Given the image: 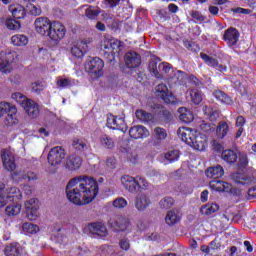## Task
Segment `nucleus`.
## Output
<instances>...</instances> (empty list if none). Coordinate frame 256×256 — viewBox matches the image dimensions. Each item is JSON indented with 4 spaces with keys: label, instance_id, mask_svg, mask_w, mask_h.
Listing matches in <instances>:
<instances>
[{
    "label": "nucleus",
    "instance_id": "obj_24",
    "mask_svg": "<svg viewBox=\"0 0 256 256\" xmlns=\"http://www.w3.org/2000/svg\"><path fill=\"white\" fill-rule=\"evenodd\" d=\"M1 159L7 171H15V168L17 167L15 165V158L13 157V155H11V153H9V151L3 150L1 152Z\"/></svg>",
    "mask_w": 256,
    "mask_h": 256
},
{
    "label": "nucleus",
    "instance_id": "obj_29",
    "mask_svg": "<svg viewBox=\"0 0 256 256\" xmlns=\"http://www.w3.org/2000/svg\"><path fill=\"white\" fill-rule=\"evenodd\" d=\"M203 113L212 123H215V121H217V119L221 115V111H219V109L207 105L203 107Z\"/></svg>",
    "mask_w": 256,
    "mask_h": 256
},
{
    "label": "nucleus",
    "instance_id": "obj_18",
    "mask_svg": "<svg viewBox=\"0 0 256 256\" xmlns=\"http://www.w3.org/2000/svg\"><path fill=\"white\" fill-rule=\"evenodd\" d=\"M129 135L132 139H147L150 133L145 126H133L129 130Z\"/></svg>",
    "mask_w": 256,
    "mask_h": 256
},
{
    "label": "nucleus",
    "instance_id": "obj_20",
    "mask_svg": "<svg viewBox=\"0 0 256 256\" xmlns=\"http://www.w3.org/2000/svg\"><path fill=\"white\" fill-rule=\"evenodd\" d=\"M239 30L236 28H229L224 33V41L228 43L229 47H233L237 45V42L239 41Z\"/></svg>",
    "mask_w": 256,
    "mask_h": 256
},
{
    "label": "nucleus",
    "instance_id": "obj_39",
    "mask_svg": "<svg viewBox=\"0 0 256 256\" xmlns=\"http://www.w3.org/2000/svg\"><path fill=\"white\" fill-rule=\"evenodd\" d=\"M11 42L16 46V47H24V45H27L29 43V40L27 36L17 34L12 36Z\"/></svg>",
    "mask_w": 256,
    "mask_h": 256
},
{
    "label": "nucleus",
    "instance_id": "obj_23",
    "mask_svg": "<svg viewBox=\"0 0 256 256\" xmlns=\"http://www.w3.org/2000/svg\"><path fill=\"white\" fill-rule=\"evenodd\" d=\"M129 218L118 217L116 220H110L109 225L114 231H127L129 227Z\"/></svg>",
    "mask_w": 256,
    "mask_h": 256
},
{
    "label": "nucleus",
    "instance_id": "obj_45",
    "mask_svg": "<svg viewBox=\"0 0 256 256\" xmlns=\"http://www.w3.org/2000/svg\"><path fill=\"white\" fill-rule=\"evenodd\" d=\"M179 156V150H170L164 154V159L168 163H175V161L179 160Z\"/></svg>",
    "mask_w": 256,
    "mask_h": 256
},
{
    "label": "nucleus",
    "instance_id": "obj_9",
    "mask_svg": "<svg viewBox=\"0 0 256 256\" xmlns=\"http://www.w3.org/2000/svg\"><path fill=\"white\" fill-rule=\"evenodd\" d=\"M151 111L158 117L159 121H162L163 123H171V121H173V114L160 104H153L151 106Z\"/></svg>",
    "mask_w": 256,
    "mask_h": 256
},
{
    "label": "nucleus",
    "instance_id": "obj_21",
    "mask_svg": "<svg viewBox=\"0 0 256 256\" xmlns=\"http://www.w3.org/2000/svg\"><path fill=\"white\" fill-rule=\"evenodd\" d=\"M153 145L159 147L163 141L167 139V130L161 127H156L152 131Z\"/></svg>",
    "mask_w": 256,
    "mask_h": 256
},
{
    "label": "nucleus",
    "instance_id": "obj_6",
    "mask_svg": "<svg viewBox=\"0 0 256 256\" xmlns=\"http://www.w3.org/2000/svg\"><path fill=\"white\" fill-rule=\"evenodd\" d=\"M209 185L213 191H224L225 193H229L230 195H234L235 197H239V195H241V190L237 187H233L228 182H223L216 179L210 181Z\"/></svg>",
    "mask_w": 256,
    "mask_h": 256
},
{
    "label": "nucleus",
    "instance_id": "obj_34",
    "mask_svg": "<svg viewBox=\"0 0 256 256\" xmlns=\"http://www.w3.org/2000/svg\"><path fill=\"white\" fill-rule=\"evenodd\" d=\"M178 112L180 113L179 119L183 123H191L194 119L193 112L187 108H179Z\"/></svg>",
    "mask_w": 256,
    "mask_h": 256
},
{
    "label": "nucleus",
    "instance_id": "obj_61",
    "mask_svg": "<svg viewBox=\"0 0 256 256\" xmlns=\"http://www.w3.org/2000/svg\"><path fill=\"white\" fill-rule=\"evenodd\" d=\"M191 17L199 23H203V21H205V16H203V14H201L199 11H192Z\"/></svg>",
    "mask_w": 256,
    "mask_h": 256
},
{
    "label": "nucleus",
    "instance_id": "obj_64",
    "mask_svg": "<svg viewBox=\"0 0 256 256\" xmlns=\"http://www.w3.org/2000/svg\"><path fill=\"white\" fill-rule=\"evenodd\" d=\"M58 87H69L71 85V80L69 79H59L57 81Z\"/></svg>",
    "mask_w": 256,
    "mask_h": 256
},
{
    "label": "nucleus",
    "instance_id": "obj_41",
    "mask_svg": "<svg viewBox=\"0 0 256 256\" xmlns=\"http://www.w3.org/2000/svg\"><path fill=\"white\" fill-rule=\"evenodd\" d=\"M101 14V8H99V6H89L86 11H85V15L88 19H97V17H99V15Z\"/></svg>",
    "mask_w": 256,
    "mask_h": 256
},
{
    "label": "nucleus",
    "instance_id": "obj_56",
    "mask_svg": "<svg viewBox=\"0 0 256 256\" xmlns=\"http://www.w3.org/2000/svg\"><path fill=\"white\" fill-rule=\"evenodd\" d=\"M26 7H27L30 15H33L34 17H37V16L41 15V13H42L41 7L33 5V3L27 4Z\"/></svg>",
    "mask_w": 256,
    "mask_h": 256
},
{
    "label": "nucleus",
    "instance_id": "obj_10",
    "mask_svg": "<svg viewBox=\"0 0 256 256\" xmlns=\"http://www.w3.org/2000/svg\"><path fill=\"white\" fill-rule=\"evenodd\" d=\"M15 60V52H2L0 54V71L4 75L11 73V63Z\"/></svg>",
    "mask_w": 256,
    "mask_h": 256
},
{
    "label": "nucleus",
    "instance_id": "obj_19",
    "mask_svg": "<svg viewBox=\"0 0 256 256\" xmlns=\"http://www.w3.org/2000/svg\"><path fill=\"white\" fill-rule=\"evenodd\" d=\"M81 165H83V158L75 154L70 155L65 163V167L68 171H77V169H81Z\"/></svg>",
    "mask_w": 256,
    "mask_h": 256
},
{
    "label": "nucleus",
    "instance_id": "obj_3",
    "mask_svg": "<svg viewBox=\"0 0 256 256\" xmlns=\"http://www.w3.org/2000/svg\"><path fill=\"white\" fill-rule=\"evenodd\" d=\"M104 57L108 59L110 63L115 61V57H119V53L123 49V43L117 39H108L104 41Z\"/></svg>",
    "mask_w": 256,
    "mask_h": 256
},
{
    "label": "nucleus",
    "instance_id": "obj_42",
    "mask_svg": "<svg viewBox=\"0 0 256 256\" xmlns=\"http://www.w3.org/2000/svg\"><path fill=\"white\" fill-rule=\"evenodd\" d=\"M214 97L218 101H221V103H225L226 105H231V103H233L231 97H229L227 94H225V92L221 90L214 91Z\"/></svg>",
    "mask_w": 256,
    "mask_h": 256
},
{
    "label": "nucleus",
    "instance_id": "obj_7",
    "mask_svg": "<svg viewBox=\"0 0 256 256\" xmlns=\"http://www.w3.org/2000/svg\"><path fill=\"white\" fill-rule=\"evenodd\" d=\"M67 155V152L64 150L61 146H55L53 147L49 153H48V163L52 167H57L58 165H61L63 161H65V157Z\"/></svg>",
    "mask_w": 256,
    "mask_h": 256
},
{
    "label": "nucleus",
    "instance_id": "obj_51",
    "mask_svg": "<svg viewBox=\"0 0 256 256\" xmlns=\"http://www.w3.org/2000/svg\"><path fill=\"white\" fill-rule=\"evenodd\" d=\"M22 229L24 233H29L30 235H34V233H37V231H39V226L26 222L22 225Z\"/></svg>",
    "mask_w": 256,
    "mask_h": 256
},
{
    "label": "nucleus",
    "instance_id": "obj_2",
    "mask_svg": "<svg viewBox=\"0 0 256 256\" xmlns=\"http://www.w3.org/2000/svg\"><path fill=\"white\" fill-rule=\"evenodd\" d=\"M121 183L124 189H126V191L129 193H137V191L141 189H147V187H149L147 180L141 176L133 177L125 175L121 178Z\"/></svg>",
    "mask_w": 256,
    "mask_h": 256
},
{
    "label": "nucleus",
    "instance_id": "obj_55",
    "mask_svg": "<svg viewBox=\"0 0 256 256\" xmlns=\"http://www.w3.org/2000/svg\"><path fill=\"white\" fill-rule=\"evenodd\" d=\"M45 87H46L45 82H41V81H36L31 84L32 91H34V93H37L38 95L39 93H41V91L45 89Z\"/></svg>",
    "mask_w": 256,
    "mask_h": 256
},
{
    "label": "nucleus",
    "instance_id": "obj_25",
    "mask_svg": "<svg viewBox=\"0 0 256 256\" xmlns=\"http://www.w3.org/2000/svg\"><path fill=\"white\" fill-rule=\"evenodd\" d=\"M177 133L181 141H184L187 145L193 143V139H195V136L197 135V132H193L191 129L185 127L179 128Z\"/></svg>",
    "mask_w": 256,
    "mask_h": 256
},
{
    "label": "nucleus",
    "instance_id": "obj_43",
    "mask_svg": "<svg viewBox=\"0 0 256 256\" xmlns=\"http://www.w3.org/2000/svg\"><path fill=\"white\" fill-rule=\"evenodd\" d=\"M10 11L14 19H25V8L23 6L17 5L16 7L11 8Z\"/></svg>",
    "mask_w": 256,
    "mask_h": 256
},
{
    "label": "nucleus",
    "instance_id": "obj_13",
    "mask_svg": "<svg viewBox=\"0 0 256 256\" xmlns=\"http://www.w3.org/2000/svg\"><path fill=\"white\" fill-rule=\"evenodd\" d=\"M34 25L37 33L48 37L49 31H51V26L53 25V23H51V20L49 18L40 17L35 20Z\"/></svg>",
    "mask_w": 256,
    "mask_h": 256
},
{
    "label": "nucleus",
    "instance_id": "obj_12",
    "mask_svg": "<svg viewBox=\"0 0 256 256\" xmlns=\"http://www.w3.org/2000/svg\"><path fill=\"white\" fill-rule=\"evenodd\" d=\"M26 215L30 221H35L39 217V199L31 198L24 204Z\"/></svg>",
    "mask_w": 256,
    "mask_h": 256
},
{
    "label": "nucleus",
    "instance_id": "obj_8",
    "mask_svg": "<svg viewBox=\"0 0 256 256\" xmlns=\"http://www.w3.org/2000/svg\"><path fill=\"white\" fill-rule=\"evenodd\" d=\"M155 96L158 99H162L167 105H175L177 103V98L173 93L169 92V88L165 84H158L155 87Z\"/></svg>",
    "mask_w": 256,
    "mask_h": 256
},
{
    "label": "nucleus",
    "instance_id": "obj_26",
    "mask_svg": "<svg viewBox=\"0 0 256 256\" xmlns=\"http://www.w3.org/2000/svg\"><path fill=\"white\" fill-rule=\"evenodd\" d=\"M205 175L209 179L217 180V179H221V177L225 175V170L223 169V166L218 164L216 166L207 168L205 171Z\"/></svg>",
    "mask_w": 256,
    "mask_h": 256
},
{
    "label": "nucleus",
    "instance_id": "obj_47",
    "mask_svg": "<svg viewBox=\"0 0 256 256\" xmlns=\"http://www.w3.org/2000/svg\"><path fill=\"white\" fill-rule=\"evenodd\" d=\"M12 99L18 102L21 107L25 106L31 99L27 98V96L21 94V92H15L12 94Z\"/></svg>",
    "mask_w": 256,
    "mask_h": 256
},
{
    "label": "nucleus",
    "instance_id": "obj_16",
    "mask_svg": "<svg viewBox=\"0 0 256 256\" xmlns=\"http://www.w3.org/2000/svg\"><path fill=\"white\" fill-rule=\"evenodd\" d=\"M91 43V39H84L77 44H74L71 48V53L73 57H76L77 59H81L85 53H87V45Z\"/></svg>",
    "mask_w": 256,
    "mask_h": 256
},
{
    "label": "nucleus",
    "instance_id": "obj_36",
    "mask_svg": "<svg viewBox=\"0 0 256 256\" xmlns=\"http://www.w3.org/2000/svg\"><path fill=\"white\" fill-rule=\"evenodd\" d=\"M222 159L226 163L233 165V163H237V153L233 150H224L222 152Z\"/></svg>",
    "mask_w": 256,
    "mask_h": 256
},
{
    "label": "nucleus",
    "instance_id": "obj_38",
    "mask_svg": "<svg viewBox=\"0 0 256 256\" xmlns=\"http://www.w3.org/2000/svg\"><path fill=\"white\" fill-rule=\"evenodd\" d=\"M136 118L142 121L143 123H150L153 121V114L145 111V110H136L135 112Z\"/></svg>",
    "mask_w": 256,
    "mask_h": 256
},
{
    "label": "nucleus",
    "instance_id": "obj_46",
    "mask_svg": "<svg viewBox=\"0 0 256 256\" xmlns=\"http://www.w3.org/2000/svg\"><path fill=\"white\" fill-rule=\"evenodd\" d=\"M190 97L191 102L194 103V105H199L201 101H203V94L197 89L190 90Z\"/></svg>",
    "mask_w": 256,
    "mask_h": 256
},
{
    "label": "nucleus",
    "instance_id": "obj_33",
    "mask_svg": "<svg viewBox=\"0 0 256 256\" xmlns=\"http://www.w3.org/2000/svg\"><path fill=\"white\" fill-rule=\"evenodd\" d=\"M165 221L167 225L173 226L176 225V223H179V221H181V216H179V213H177V211L170 210L167 212Z\"/></svg>",
    "mask_w": 256,
    "mask_h": 256
},
{
    "label": "nucleus",
    "instance_id": "obj_40",
    "mask_svg": "<svg viewBox=\"0 0 256 256\" xmlns=\"http://www.w3.org/2000/svg\"><path fill=\"white\" fill-rule=\"evenodd\" d=\"M231 179L239 185H249V183H253V178L244 177L239 173L232 174Z\"/></svg>",
    "mask_w": 256,
    "mask_h": 256
},
{
    "label": "nucleus",
    "instance_id": "obj_49",
    "mask_svg": "<svg viewBox=\"0 0 256 256\" xmlns=\"http://www.w3.org/2000/svg\"><path fill=\"white\" fill-rule=\"evenodd\" d=\"M100 143L105 147V149H113L115 147V142L108 135H103L100 138Z\"/></svg>",
    "mask_w": 256,
    "mask_h": 256
},
{
    "label": "nucleus",
    "instance_id": "obj_60",
    "mask_svg": "<svg viewBox=\"0 0 256 256\" xmlns=\"http://www.w3.org/2000/svg\"><path fill=\"white\" fill-rule=\"evenodd\" d=\"M249 165V160L247 159V155H241L238 162V167L240 169H245Z\"/></svg>",
    "mask_w": 256,
    "mask_h": 256
},
{
    "label": "nucleus",
    "instance_id": "obj_14",
    "mask_svg": "<svg viewBox=\"0 0 256 256\" xmlns=\"http://www.w3.org/2000/svg\"><path fill=\"white\" fill-rule=\"evenodd\" d=\"M107 127H109V129L122 131L123 133L127 131V124H125V119L123 117L114 116L113 114H110L107 118Z\"/></svg>",
    "mask_w": 256,
    "mask_h": 256
},
{
    "label": "nucleus",
    "instance_id": "obj_1",
    "mask_svg": "<svg viewBox=\"0 0 256 256\" xmlns=\"http://www.w3.org/2000/svg\"><path fill=\"white\" fill-rule=\"evenodd\" d=\"M99 193V184L93 178L78 176L66 185V196L74 205H89Z\"/></svg>",
    "mask_w": 256,
    "mask_h": 256
},
{
    "label": "nucleus",
    "instance_id": "obj_27",
    "mask_svg": "<svg viewBox=\"0 0 256 256\" xmlns=\"http://www.w3.org/2000/svg\"><path fill=\"white\" fill-rule=\"evenodd\" d=\"M196 151H205L207 149V138L203 135H195L192 143L189 144Z\"/></svg>",
    "mask_w": 256,
    "mask_h": 256
},
{
    "label": "nucleus",
    "instance_id": "obj_17",
    "mask_svg": "<svg viewBox=\"0 0 256 256\" xmlns=\"http://www.w3.org/2000/svg\"><path fill=\"white\" fill-rule=\"evenodd\" d=\"M125 65L128 69H137L141 65V56L135 51H131L124 56Z\"/></svg>",
    "mask_w": 256,
    "mask_h": 256
},
{
    "label": "nucleus",
    "instance_id": "obj_63",
    "mask_svg": "<svg viewBox=\"0 0 256 256\" xmlns=\"http://www.w3.org/2000/svg\"><path fill=\"white\" fill-rule=\"evenodd\" d=\"M102 17H103V21H105L107 25H111L113 19L115 18L113 14H109V13L102 14Z\"/></svg>",
    "mask_w": 256,
    "mask_h": 256
},
{
    "label": "nucleus",
    "instance_id": "obj_57",
    "mask_svg": "<svg viewBox=\"0 0 256 256\" xmlns=\"http://www.w3.org/2000/svg\"><path fill=\"white\" fill-rule=\"evenodd\" d=\"M113 207H116V209H123L127 207V200L123 197L116 198L113 201Z\"/></svg>",
    "mask_w": 256,
    "mask_h": 256
},
{
    "label": "nucleus",
    "instance_id": "obj_59",
    "mask_svg": "<svg viewBox=\"0 0 256 256\" xmlns=\"http://www.w3.org/2000/svg\"><path fill=\"white\" fill-rule=\"evenodd\" d=\"M158 69H159V73L163 75V73H169V71H171V65L165 62L163 63L159 62Z\"/></svg>",
    "mask_w": 256,
    "mask_h": 256
},
{
    "label": "nucleus",
    "instance_id": "obj_30",
    "mask_svg": "<svg viewBox=\"0 0 256 256\" xmlns=\"http://www.w3.org/2000/svg\"><path fill=\"white\" fill-rule=\"evenodd\" d=\"M6 256H21V244L14 242L7 244L4 248Z\"/></svg>",
    "mask_w": 256,
    "mask_h": 256
},
{
    "label": "nucleus",
    "instance_id": "obj_35",
    "mask_svg": "<svg viewBox=\"0 0 256 256\" xmlns=\"http://www.w3.org/2000/svg\"><path fill=\"white\" fill-rule=\"evenodd\" d=\"M148 69L153 77L156 79H163V74L159 72V62L151 60L148 65Z\"/></svg>",
    "mask_w": 256,
    "mask_h": 256
},
{
    "label": "nucleus",
    "instance_id": "obj_31",
    "mask_svg": "<svg viewBox=\"0 0 256 256\" xmlns=\"http://www.w3.org/2000/svg\"><path fill=\"white\" fill-rule=\"evenodd\" d=\"M8 203H13L14 201H18L19 197H21V192L17 187H11L9 189H5L3 191Z\"/></svg>",
    "mask_w": 256,
    "mask_h": 256
},
{
    "label": "nucleus",
    "instance_id": "obj_37",
    "mask_svg": "<svg viewBox=\"0 0 256 256\" xmlns=\"http://www.w3.org/2000/svg\"><path fill=\"white\" fill-rule=\"evenodd\" d=\"M219 211V205L216 203L205 204L200 208V213L202 215H213V213H217Z\"/></svg>",
    "mask_w": 256,
    "mask_h": 256
},
{
    "label": "nucleus",
    "instance_id": "obj_48",
    "mask_svg": "<svg viewBox=\"0 0 256 256\" xmlns=\"http://www.w3.org/2000/svg\"><path fill=\"white\" fill-rule=\"evenodd\" d=\"M201 59H203L204 63L208 65L209 67H217L219 66V61L217 59L205 54V53H200Z\"/></svg>",
    "mask_w": 256,
    "mask_h": 256
},
{
    "label": "nucleus",
    "instance_id": "obj_62",
    "mask_svg": "<svg viewBox=\"0 0 256 256\" xmlns=\"http://www.w3.org/2000/svg\"><path fill=\"white\" fill-rule=\"evenodd\" d=\"M110 29L112 31H119L121 27V21H119L117 18H114L110 24H108Z\"/></svg>",
    "mask_w": 256,
    "mask_h": 256
},
{
    "label": "nucleus",
    "instance_id": "obj_54",
    "mask_svg": "<svg viewBox=\"0 0 256 256\" xmlns=\"http://www.w3.org/2000/svg\"><path fill=\"white\" fill-rule=\"evenodd\" d=\"M200 129L204 133H214L215 132V124L207 123L205 121H202L200 124Z\"/></svg>",
    "mask_w": 256,
    "mask_h": 256
},
{
    "label": "nucleus",
    "instance_id": "obj_5",
    "mask_svg": "<svg viewBox=\"0 0 256 256\" xmlns=\"http://www.w3.org/2000/svg\"><path fill=\"white\" fill-rule=\"evenodd\" d=\"M103 67H105V62L99 57H94L85 64V69L92 79H99L103 75Z\"/></svg>",
    "mask_w": 256,
    "mask_h": 256
},
{
    "label": "nucleus",
    "instance_id": "obj_44",
    "mask_svg": "<svg viewBox=\"0 0 256 256\" xmlns=\"http://www.w3.org/2000/svg\"><path fill=\"white\" fill-rule=\"evenodd\" d=\"M6 215L8 217H15V215H19L21 213V205L19 204H12L6 207L5 209Z\"/></svg>",
    "mask_w": 256,
    "mask_h": 256
},
{
    "label": "nucleus",
    "instance_id": "obj_4",
    "mask_svg": "<svg viewBox=\"0 0 256 256\" xmlns=\"http://www.w3.org/2000/svg\"><path fill=\"white\" fill-rule=\"evenodd\" d=\"M3 115H6L4 120L5 125H17L19 123L15 117L17 115V108L11 105V103L5 101L0 102V119Z\"/></svg>",
    "mask_w": 256,
    "mask_h": 256
},
{
    "label": "nucleus",
    "instance_id": "obj_53",
    "mask_svg": "<svg viewBox=\"0 0 256 256\" xmlns=\"http://www.w3.org/2000/svg\"><path fill=\"white\" fill-rule=\"evenodd\" d=\"M175 204V200H173L172 197H164L162 200H160L159 205L161 209H171L173 205Z\"/></svg>",
    "mask_w": 256,
    "mask_h": 256
},
{
    "label": "nucleus",
    "instance_id": "obj_52",
    "mask_svg": "<svg viewBox=\"0 0 256 256\" xmlns=\"http://www.w3.org/2000/svg\"><path fill=\"white\" fill-rule=\"evenodd\" d=\"M5 25L10 31H19L21 29V23L15 19L6 20Z\"/></svg>",
    "mask_w": 256,
    "mask_h": 256
},
{
    "label": "nucleus",
    "instance_id": "obj_15",
    "mask_svg": "<svg viewBox=\"0 0 256 256\" xmlns=\"http://www.w3.org/2000/svg\"><path fill=\"white\" fill-rule=\"evenodd\" d=\"M151 206V198L146 193H140L135 197L134 207L140 213H143Z\"/></svg>",
    "mask_w": 256,
    "mask_h": 256
},
{
    "label": "nucleus",
    "instance_id": "obj_22",
    "mask_svg": "<svg viewBox=\"0 0 256 256\" xmlns=\"http://www.w3.org/2000/svg\"><path fill=\"white\" fill-rule=\"evenodd\" d=\"M88 231L92 235H97L98 237H107V227L101 222H95L88 225Z\"/></svg>",
    "mask_w": 256,
    "mask_h": 256
},
{
    "label": "nucleus",
    "instance_id": "obj_28",
    "mask_svg": "<svg viewBox=\"0 0 256 256\" xmlns=\"http://www.w3.org/2000/svg\"><path fill=\"white\" fill-rule=\"evenodd\" d=\"M30 119H37L39 117V105L35 101L30 100L26 105L23 106Z\"/></svg>",
    "mask_w": 256,
    "mask_h": 256
},
{
    "label": "nucleus",
    "instance_id": "obj_58",
    "mask_svg": "<svg viewBox=\"0 0 256 256\" xmlns=\"http://www.w3.org/2000/svg\"><path fill=\"white\" fill-rule=\"evenodd\" d=\"M21 179H23L24 181L31 182V181H37L38 177L35 172H27L21 175Z\"/></svg>",
    "mask_w": 256,
    "mask_h": 256
},
{
    "label": "nucleus",
    "instance_id": "obj_11",
    "mask_svg": "<svg viewBox=\"0 0 256 256\" xmlns=\"http://www.w3.org/2000/svg\"><path fill=\"white\" fill-rule=\"evenodd\" d=\"M66 33H67V29L65 28V25H63L61 22H54L50 27L48 37H50L52 41L57 42V41H61V39L65 37Z\"/></svg>",
    "mask_w": 256,
    "mask_h": 256
},
{
    "label": "nucleus",
    "instance_id": "obj_32",
    "mask_svg": "<svg viewBox=\"0 0 256 256\" xmlns=\"http://www.w3.org/2000/svg\"><path fill=\"white\" fill-rule=\"evenodd\" d=\"M215 130L218 139H225V137H227V133H229V124L225 121H220Z\"/></svg>",
    "mask_w": 256,
    "mask_h": 256
},
{
    "label": "nucleus",
    "instance_id": "obj_50",
    "mask_svg": "<svg viewBox=\"0 0 256 256\" xmlns=\"http://www.w3.org/2000/svg\"><path fill=\"white\" fill-rule=\"evenodd\" d=\"M72 147L76 149V151H87V149H89L87 142L81 139L73 140Z\"/></svg>",
    "mask_w": 256,
    "mask_h": 256
}]
</instances>
